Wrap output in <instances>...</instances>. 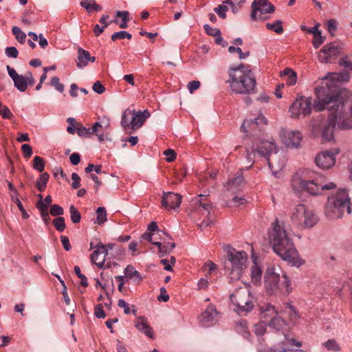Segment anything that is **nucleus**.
<instances>
[{"instance_id":"1","label":"nucleus","mask_w":352,"mask_h":352,"mask_svg":"<svg viewBox=\"0 0 352 352\" xmlns=\"http://www.w3.org/2000/svg\"><path fill=\"white\" fill-rule=\"evenodd\" d=\"M338 78L337 74L328 73L322 78L321 86L315 88L314 109L317 111H332L318 124L323 142L334 140L336 123L342 130L352 129V97L349 91L340 87Z\"/></svg>"},{"instance_id":"2","label":"nucleus","mask_w":352,"mask_h":352,"mask_svg":"<svg viewBox=\"0 0 352 352\" xmlns=\"http://www.w3.org/2000/svg\"><path fill=\"white\" fill-rule=\"evenodd\" d=\"M269 230V239L273 250L284 261L293 266L300 267L305 261L300 258L292 239L284 229L283 224L279 223L278 219L272 223Z\"/></svg>"},{"instance_id":"3","label":"nucleus","mask_w":352,"mask_h":352,"mask_svg":"<svg viewBox=\"0 0 352 352\" xmlns=\"http://www.w3.org/2000/svg\"><path fill=\"white\" fill-rule=\"evenodd\" d=\"M269 230V239L273 250L284 261L293 266L300 267L305 261L300 258L292 239L284 229L283 224L279 223L278 219L272 223Z\"/></svg>"},{"instance_id":"4","label":"nucleus","mask_w":352,"mask_h":352,"mask_svg":"<svg viewBox=\"0 0 352 352\" xmlns=\"http://www.w3.org/2000/svg\"><path fill=\"white\" fill-rule=\"evenodd\" d=\"M229 83L231 91L238 94H250L254 92L256 81L249 65L241 63L232 67L229 72Z\"/></svg>"},{"instance_id":"5","label":"nucleus","mask_w":352,"mask_h":352,"mask_svg":"<svg viewBox=\"0 0 352 352\" xmlns=\"http://www.w3.org/2000/svg\"><path fill=\"white\" fill-rule=\"evenodd\" d=\"M324 178L319 173L311 170H305L301 176L294 179L292 186L294 190L298 188L309 195H319L324 190H331L336 188L333 182L324 184ZM298 189H297L298 190Z\"/></svg>"},{"instance_id":"6","label":"nucleus","mask_w":352,"mask_h":352,"mask_svg":"<svg viewBox=\"0 0 352 352\" xmlns=\"http://www.w3.org/2000/svg\"><path fill=\"white\" fill-rule=\"evenodd\" d=\"M350 197L345 189H340L336 195L328 198L325 214L331 218H340L345 210L348 214L351 213L349 205Z\"/></svg>"},{"instance_id":"7","label":"nucleus","mask_w":352,"mask_h":352,"mask_svg":"<svg viewBox=\"0 0 352 352\" xmlns=\"http://www.w3.org/2000/svg\"><path fill=\"white\" fill-rule=\"evenodd\" d=\"M282 280L280 283V276L275 272L273 267L267 268L264 276V285L265 289L269 294L285 293L289 294L292 291L291 282L288 276L284 273L281 276Z\"/></svg>"},{"instance_id":"8","label":"nucleus","mask_w":352,"mask_h":352,"mask_svg":"<svg viewBox=\"0 0 352 352\" xmlns=\"http://www.w3.org/2000/svg\"><path fill=\"white\" fill-rule=\"evenodd\" d=\"M232 303L235 306L234 311L239 315L250 312L254 307L253 297L249 288L244 285L239 287L230 295Z\"/></svg>"},{"instance_id":"9","label":"nucleus","mask_w":352,"mask_h":352,"mask_svg":"<svg viewBox=\"0 0 352 352\" xmlns=\"http://www.w3.org/2000/svg\"><path fill=\"white\" fill-rule=\"evenodd\" d=\"M228 262L225 264V270L232 275V279H239L242 271L247 267L248 254L244 251H236L232 249L228 252Z\"/></svg>"},{"instance_id":"10","label":"nucleus","mask_w":352,"mask_h":352,"mask_svg":"<svg viewBox=\"0 0 352 352\" xmlns=\"http://www.w3.org/2000/svg\"><path fill=\"white\" fill-rule=\"evenodd\" d=\"M292 221L300 228H310L317 223L318 218L312 210L307 208L302 204H299L292 214Z\"/></svg>"},{"instance_id":"11","label":"nucleus","mask_w":352,"mask_h":352,"mask_svg":"<svg viewBox=\"0 0 352 352\" xmlns=\"http://www.w3.org/2000/svg\"><path fill=\"white\" fill-rule=\"evenodd\" d=\"M267 124V119L260 115L254 119L245 120L241 126V131L246 133L247 136L252 137L257 140L262 136Z\"/></svg>"},{"instance_id":"12","label":"nucleus","mask_w":352,"mask_h":352,"mask_svg":"<svg viewBox=\"0 0 352 352\" xmlns=\"http://www.w3.org/2000/svg\"><path fill=\"white\" fill-rule=\"evenodd\" d=\"M314 102L311 97L299 96L289 107L291 117L293 118H299L300 116L305 117L311 112Z\"/></svg>"},{"instance_id":"13","label":"nucleus","mask_w":352,"mask_h":352,"mask_svg":"<svg viewBox=\"0 0 352 352\" xmlns=\"http://www.w3.org/2000/svg\"><path fill=\"white\" fill-rule=\"evenodd\" d=\"M252 13L250 14L252 21L267 19L263 15L271 14L275 11V6L268 0H254L251 5Z\"/></svg>"},{"instance_id":"14","label":"nucleus","mask_w":352,"mask_h":352,"mask_svg":"<svg viewBox=\"0 0 352 352\" xmlns=\"http://www.w3.org/2000/svg\"><path fill=\"white\" fill-rule=\"evenodd\" d=\"M252 149L253 151H256L260 155L266 158L269 166L270 168L272 167L269 157L272 153L277 152V148L274 142L263 140L261 138L257 140H254Z\"/></svg>"},{"instance_id":"15","label":"nucleus","mask_w":352,"mask_h":352,"mask_svg":"<svg viewBox=\"0 0 352 352\" xmlns=\"http://www.w3.org/2000/svg\"><path fill=\"white\" fill-rule=\"evenodd\" d=\"M102 127V126L99 122H95L93 126L91 128H86L83 126L80 123H77L76 126V133L78 136L82 138H87L90 135L96 133L99 142H104L105 140H111L110 138H108L107 134L104 135V133H100V131L99 129Z\"/></svg>"},{"instance_id":"16","label":"nucleus","mask_w":352,"mask_h":352,"mask_svg":"<svg viewBox=\"0 0 352 352\" xmlns=\"http://www.w3.org/2000/svg\"><path fill=\"white\" fill-rule=\"evenodd\" d=\"M90 246L91 248L94 249V251L91 254L92 263L100 269L109 268L110 265L107 264V266H104V261L107 258V249L104 247V245L99 242L96 245H94L93 243H91Z\"/></svg>"},{"instance_id":"17","label":"nucleus","mask_w":352,"mask_h":352,"mask_svg":"<svg viewBox=\"0 0 352 352\" xmlns=\"http://www.w3.org/2000/svg\"><path fill=\"white\" fill-rule=\"evenodd\" d=\"M340 54V47L335 43L326 44L318 54V60L322 63H327L331 59H335Z\"/></svg>"},{"instance_id":"18","label":"nucleus","mask_w":352,"mask_h":352,"mask_svg":"<svg viewBox=\"0 0 352 352\" xmlns=\"http://www.w3.org/2000/svg\"><path fill=\"white\" fill-rule=\"evenodd\" d=\"M337 150L335 153L331 151H325L316 155L315 162L317 166L322 169H329L336 163L335 155L338 153Z\"/></svg>"},{"instance_id":"19","label":"nucleus","mask_w":352,"mask_h":352,"mask_svg":"<svg viewBox=\"0 0 352 352\" xmlns=\"http://www.w3.org/2000/svg\"><path fill=\"white\" fill-rule=\"evenodd\" d=\"M182 196L179 193L163 191L162 197V206L168 208L176 210L180 206Z\"/></svg>"},{"instance_id":"20","label":"nucleus","mask_w":352,"mask_h":352,"mask_svg":"<svg viewBox=\"0 0 352 352\" xmlns=\"http://www.w3.org/2000/svg\"><path fill=\"white\" fill-rule=\"evenodd\" d=\"M6 69L9 76L14 82V87L21 92L25 91L30 85L28 83L25 76L17 74L15 69L10 65H7Z\"/></svg>"},{"instance_id":"21","label":"nucleus","mask_w":352,"mask_h":352,"mask_svg":"<svg viewBox=\"0 0 352 352\" xmlns=\"http://www.w3.org/2000/svg\"><path fill=\"white\" fill-rule=\"evenodd\" d=\"M302 140L301 134L299 131H289L284 135V144L287 147L297 148L299 146Z\"/></svg>"},{"instance_id":"22","label":"nucleus","mask_w":352,"mask_h":352,"mask_svg":"<svg viewBox=\"0 0 352 352\" xmlns=\"http://www.w3.org/2000/svg\"><path fill=\"white\" fill-rule=\"evenodd\" d=\"M217 316V312L215 307L213 305H210L199 316L200 322L203 323V325L204 326H209L215 320Z\"/></svg>"},{"instance_id":"23","label":"nucleus","mask_w":352,"mask_h":352,"mask_svg":"<svg viewBox=\"0 0 352 352\" xmlns=\"http://www.w3.org/2000/svg\"><path fill=\"white\" fill-rule=\"evenodd\" d=\"M245 184V181L243 176L242 170H240L237 172L236 177L230 180L227 185L226 188L228 191H231L234 193L238 192L239 188L243 186Z\"/></svg>"},{"instance_id":"24","label":"nucleus","mask_w":352,"mask_h":352,"mask_svg":"<svg viewBox=\"0 0 352 352\" xmlns=\"http://www.w3.org/2000/svg\"><path fill=\"white\" fill-rule=\"evenodd\" d=\"M135 326L138 331L144 333L148 338H153V331L148 325L144 316L138 317L135 320Z\"/></svg>"},{"instance_id":"25","label":"nucleus","mask_w":352,"mask_h":352,"mask_svg":"<svg viewBox=\"0 0 352 352\" xmlns=\"http://www.w3.org/2000/svg\"><path fill=\"white\" fill-rule=\"evenodd\" d=\"M129 114L131 116V130H135L141 127L144 123V116H141L135 110L129 111Z\"/></svg>"},{"instance_id":"26","label":"nucleus","mask_w":352,"mask_h":352,"mask_svg":"<svg viewBox=\"0 0 352 352\" xmlns=\"http://www.w3.org/2000/svg\"><path fill=\"white\" fill-rule=\"evenodd\" d=\"M88 54L89 52L79 47L77 51L76 67L82 69L88 65Z\"/></svg>"},{"instance_id":"27","label":"nucleus","mask_w":352,"mask_h":352,"mask_svg":"<svg viewBox=\"0 0 352 352\" xmlns=\"http://www.w3.org/2000/svg\"><path fill=\"white\" fill-rule=\"evenodd\" d=\"M261 316L262 318L267 319L268 318H272L273 316H277V311L274 307L270 304H265L259 306Z\"/></svg>"},{"instance_id":"28","label":"nucleus","mask_w":352,"mask_h":352,"mask_svg":"<svg viewBox=\"0 0 352 352\" xmlns=\"http://www.w3.org/2000/svg\"><path fill=\"white\" fill-rule=\"evenodd\" d=\"M280 76H287V84L288 85H294L296 83L297 80V74L291 68H285L283 71L280 72Z\"/></svg>"},{"instance_id":"29","label":"nucleus","mask_w":352,"mask_h":352,"mask_svg":"<svg viewBox=\"0 0 352 352\" xmlns=\"http://www.w3.org/2000/svg\"><path fill=\"white\" fill-rule=\"evenodd\" d=\"M262 276V271L261 268L257 265L256 263H254V265L251 267V280L252 282L256 285L257 283L261 282Z\"/></svg>"},{"instance_id":"30","label":"nucleus","mask_w":352,"mask_h":352,"mask_svg":"<svg viewBox=\"0 0 352 352\" xmlns=\"http://www.w3.org/2000/svg\"><path fill=\"white\" fill-rule=\"evenodd\" d=\"M124 272L126 278H135L136 280L139 281L142 280V277L141 276L140 272L135 270L134 267L131 265H128L125 267Z\"/></svg>"},{"instance_id":"31","label":"nucleus","mask_w":352,"mask_h":352,"mask_svg":"<svg viewBox=\"0 0 352 352\" xmlns=\"http://www.w3.org/2000/svg\"><path fill=\"white\" fill-rule=\"evenodd\" d=\"M80 5L88 12H91L94 10L101 11L102 10V7L99 4H97L94 0H89L85 3H80Z\"/></svg>"},{"instance_id":"32","label":"nucleus","mask_w":352,"mask_h":352,"mask_svg":"<svg viewBox=\"0 0 352 352\" xmlns=\"http://www.w3.org/2000/svg\"><path fill=\"white\" fill-rule=\"evenodd\" d=\"M236 331L241 333L245 338L249 339L251 336L250 331L248 329L247 322L243 320H241L236 325Z\"/></svg>"},{"instance_id":"33","label":"nucleus","mask_w":352,"mask_h":352,"mask_svg":"<svg viewBox=\"0 0 352 352\" xmlns=\"http://www.w3.org/2000/svg\"><path fill=\"white\" fill-rule=\"evenodd\" d=\"M49 177L50 175L47 173H43L40 175L39 179L36 182V186L39 191L42 192L45 190Z\"/></svg>"},{"instance_id":"34","label":"nucleus","mask_w":352,"mask_h":352,"mask_svg":"<svg viewBox=\"0 0 352 352\" xmlns=\"http://www.w3.org/2000/svg\"><path fill=\"white\" fill-rule=\"evenodd\" d=\"M282 23L280 20H276L274 23H267L265 25L267 30L274 31L280 34L284 31Z\"/></svg>"},{"instance_id":"35","label":"nucleus","mask_w":352,"mask_h":352,"mask_svg":"<svg viewBox=\"0 0 352 352\" xmlns=\"http://www.w3.org/2000/svg\"><path fill=\"white\" fill-rule=\"evenodd\" d=\"M283 324L284 320H283V318L275 316H273L272 318H271L270 322L268 324V326L271 328H274L277 331H279L281 329Z\"/></svg>"},{"instance_id":"36","label":"nucleus","mask_w":352,"mask_h":352,"mask_svg":"<svg viewBox=\"0 0 352 352\" xmlns=\"http://www.w3.org/2000/svg\"><path fill=\"white\" fill-rule=\"evenodd\" d=\"M69 213L72 223H78L80 221L81 214L74 205L69 206Z\"/></svg>"},{"instance_id":"37","label":"nucleus","mask_w":352,"mask_h":352,"mask_svg":"<svg viewBox=\"0 0 352 352\" xmlns=\"http://www.w3.org/2000/svg\"><path fill=\"white\" fill-rule=\"evenodd\" d=\"M267 324L265 322H260L253 326L252 331L258 336H263L266 332Z\"/></svg>"},{"instance_id":"38","label":"nucleus","mask_w":352,"mask_h":352,"mask_svg":"<svg viewBox=\"0 0 352 352\" xmlns=\"http://www.w3.org/2000/svg\"><path fill=\"white\" fill-rule=\"evenodd\" d=\"M12 34L15 36L16 39L20 43H24L26 38V34L21 31L17 26H13L12 28Z\"/></svg>"},{"instance_id":"39","label":"nucleus","mask_w":352,"mask_h":352,"mask_svg":"<svg viewBox=\"0 0 352 352\" xmlns=\"http://www.w3.org/2000/svg\"><path fill=\"white\" fill-rule=\"evenodd\" d=\"M97 219L96 223L101 225L107 221V212L104 207H99L96 210Z\"/></svg>"},{"instance_id":"40","label":"nucleus","mask_w":352,"mask_h":352,"mask_svg":"<svg viewBox=\"0 0 352 352\" xmlns=\"http://www.w3.org/2000/svg\"><path fill=\"white\" fill-rule=\"evenodd\" d=\"M131 38H132L131 34H130L124 30L116 32L111 36V39L113 41H116L118 39H124V38L130 40Z\"/></svg>"},{"instance_id":"41","label":"nucleus","mask_w":352,"mask_h":352,"mask_svg":"<svg viewBox=\"0 0 352 352\" xmlns=\"http://www.w3.org/2000/svg\"><path fill=\"white\" fill-rule=\"evenodd\" d=\"M322 345L327 348L329 351L335 352L340 351L341 350L340 346L337 342L333 339H329L322 344Z\"/></svg>"},{"instance_id":"42","label":"nucleus","mask_w":352,"mask_h":352,"mask_svg":"<svg viewBox=\"0 0 352 352\" xmlns=\"http://www.w3.org/2000/svg\"><path fill=\"white\" fill-rule=\"evenodd\" d=\"M33 168L38 172L42 173L45 168L44 160L39 156H35L33 161Z\"/></svg>"},{"instance_id":"43","label":"nucleus","mask_w":352,"mask_h":352,"mask_svg":"<svg viewBox=\"0 0 352 352\" xmlns=\"http://www.w3.org/2000/svg\"><path fill=\"white\" fill-rule=\"evenodd\" d=\"M53 224L56 229V230L59 232H63L66 228L65 219L63 217H58L53 221Z\"/></svg>"},{"instance_id":"44","label":"nucleus","mask_w":352,"mask_h":352,"mask_svg":"<svg viewBox=\"0 0 352 352\" xmlns=\"http://www.w3.org/2000/svg\"><path fill=\"white\" fill-rule=\"evenodd\" d=\"M51 86L54 87L56 90L60 93L64 91L65 86L63 84L60 82V79L58 76H54L50 80Z\"/></svg>"},{"instance_id":"45","label":"nucleus","mask_w":352,"mask_h":352,"mask_svg":"<svg viewBox=\"0 0 352 352\" xmlns=\"http://www.w3.org/2000/svg\"><path fill=\"white\" fill-rule=\"evenodd\" d=\"M195 208L197 210H199L201 208L207 212L206 216H210V210L212 208V204L210 200H206V203H199V204L196 205Z\"/></svg>"},{"instance_id":"46","label":"nucleus","mask_w":352,"mask_h":352,"mask_svg":"<svg viewBox=\"0 0 352 352\" xmlns=\"http://www.w3.org/2000/svg\"><path fill=\"white\" fill-rule=\"evenodd\" d=\"M129 109L126 110L122 116L121 125L124 129L127 131L128 129H131V120L129 121L126 117L129 116Z\"/></svg>"},{"instance_id":"47","label":"nucleus","mask_w":352,"mask_h":352,"mask_svg":"<svg viewBox=\"0 0 352 352\" xmlns=\"http://www.w3.org/2000/svg\"><path fill=\"white\" fill-rule=\"evenodd\" d=\"M74 270L76 274L80 279V285L83 287H87L88 285L87 278L84 274L81 273L80 267L78 265H76Z\"/></svg>"},{"instance_id":"48","label":"nucleus","mask_w":352,"mask_h":352,"mask_svg":"<svg viewBox=\"0 0 352 352\" xmlns=\"http://www.w3.org/2000/svg\"><path fill=\"white\" fill-rule=\"evenodd\" d=\"M36 208L40 212L41 218L43 217H46L49 214L47 204H45L43 201H38L36 204Z\"/></svg>"},{"instance_id":"49","label":"nucleus","mask_w":352,"mask_h":352,"mask_svg":"<svg viewBox=\"0 0 352 352\" xmlns=\"http://www.w3.org/2000/svg\"><path fill=\"white\" fill-rule=\"evenodd\" d=\"M64 210L63 207L60 206L58 204H53L50 208V214L54 217H58L63 214Z\"/></svg>"},{"instance_id":"50","label":"nucleus","mask_w":352,"mask_h":352,"mask_svg":"<svg viewBox=\"0 0 352 352\" xmlns=\"http://www.w3.org/2000/svg\"><path fill=\"white\" fill-rule=\"evenodd\" d=\"M204 28L207 34L212 36H216L219 34H221V31L218 28H212L208 24H206L204 25Z\"/></svg>"},{"instance_id":"51","label":"nucleus","mask_w":352,"mask_h":352,"mask_svg":"<svg viewBox=\"0 0 352 352\" xmlns=\"http://www.w3.org/2000/svg\"><path fill=\"white\" fill-rule=\"evenodd\" d=\"M228 8L225 5H219L218 7L214 9V11L218 14L219 17L221 19H225L226 17V11H228Z\"/></svg>"},{"instance_id":"52","label":"nucleus","mask_w":352,"mask_h":352,"mask_svg":"<svg viewBox=\"0 0 352 352\" xmlns=\"http://www.w3.org/2000/svg\"><path fill=\"white\" fill-rule=\"evenodd\" d=\"M94 315L98 318H104L106 314L103 310V306L101 303L98 304L94 309Z\"/></svg>"},{"instance_id":"53","label":"nucleus","mask_w":352,"mask_h":352,"mask_svg":"<svg viewBox=\"0 0 352 352\" xmlns=\"http://www.w3.org/2000/svg\"><path fill=\"white\" fill-rule=\"evenodd\" d=\"M6 55L9 58H16L19 55V52L15 47H8L5 50Z\"/></svg>"},{"instance_id":"54","label":"nucleus","mask_w":352,"mask_h":352,"mask_svg":"<svg viewBox=\"0 0 352 352\" xmlns=\"http://www.w3.org/2000/svg\"><path fill=\"white\" fill-rule=\"evenodd\" d=\"M0 115L4 119H12L13 118V114L9 108L4 105L0 109Z\"/></svg>"},{"instance_id":"55","label":"nucleus","mask_w":352,"mask_h":352,"mask_svg":"<svg viewBox=\"0 0 352 352\" xmlns=\"http://www.w3.org/2000/svg\"><path fill=\"white\" fill-rule=\"evenodd\" d=\"M164 155L166 156V161L168 162H173L177 156L176 152L171 148L166 149L164 151Z\"/></svg>"},{"instance_id":"56","label":"nucleus","mask_w":352,"mask_h":352,"mask_svg":"<svg viewBox=\"0 0 352 352\" xmlns=\"http://www.w3.org/2000/svg\"><path fill=\"white\" fill-rule=\"evenodd\" d=\"M21 151L23 154V157L26 159L30 158L32 155V149L30 145L28 144H23L21 146Z\"/></svg>"},{"instance_id":"57","label":"nucleus","mask_w":352,"mask_h":352,"mask_svg":"<svg viewBox=\"0 0 352 352\" xmlns=\"http://www.w3.org/2000/svg\"><path fill=\"white\" fill-rule=\"evenodd\" d=\"M288 308H289V316L290 320L292 321L297 320L300 318V316H299V314L298 313V311L296 310L295 307L291 305H289Z\"/></svg>"},{"instance_id":"58","label":"nucleus","mask_w":352,"mask_h":352,"mask_svg":"<svg viewBox=\"0 0 352 352\" xmlns=\"http://www.w3.org/2000/svg\"><path fill=\"white\" fill-rule=\"evenodd\" d=\"M337 30V21L335 19H330L327 22V30L331 36H334Z\"/></svg>"},{"instance_id":"59","label":"nucleus","mask_w":352,"mask_h":352,"mask_svg":"<svg viewBox=\"0 0 352 352\" xmlns=\"http://www.w3.org/2000/svg\"><path fill=\"white\" fill-rule=\"evenodd\" d=\"M324 41L325 36H322V34L316 36L312 41L314 47L316 49L318 48L324 42Z\"/></svg>"},{"instance_id":"60","label":"nucleus","mask_w":352,"mask_h":352,"mask_svg":"<svg viewBox=\"0 0 352 352\" xmlns=\"http://www.w3.org/2000/svg\"><path fill=\"white\" fill-rule=\"evenodd\" d=\"M94 91L98 94H102L105 91V87L102 85L100 81H96L92 86Z\"/></svg>"},{"instance_id":"61","label":"nucleus","mask_w":352,"mask_h":352,"mask_svg":"<svg viewBox=\"0 0 352 352\" xmlns=\"http://www.w3.org/2000/svg\"><path fill=\"white\" fill-rule=\"evenodd\" d=\"M160 294L157 296V300L162 302H167L169 300V295L167 294L166 288L162 287L160 289Z\"/></svg>"},{"instance_id":"62","label":"nucleus","mask_w":352,"mask_h":352,"mask_svg":"<svg viewBox=\"0 0 352 352\" xmlns=\"http://www.w3.org/2000/svg\"><path fill=\"white\" fill-rule=\"evenodd\" d=\"M148 230H149L150 232L158 231V232H162L163 234L166 235L169 239H171V236L168 234H167L166 232H163V231L159 230L158 226L157 225V223L155 221H152L148 226Z\"/></svg>"},{"instance_id":"63","label":"nucleus","mask_w":352,"mask_h":352,"mask_svg":"<svg viewBox=\"0 0 352 352\" xmlns=\"http://www.w3.org/2000/svg\"><path fill=\"white\" fill-rule=\"evenodd\" d=\"M72 179L73 181L72 186L74 189L79 188L80 186V177H79V175L76 173H73L72 174Z\"/></svg>"},{"instance_id":"64","label":"nucleus","mask_w":352,"mask_h":352,"mask_svg":"<svg viewBox=\"0 0 352 352\" xmlns=\"http://www.w3.org/2000/svg\"><path fill=\"white\" fill-rule=\"evenodd\" d=\"M118 306L120 308H124V312L128 315L131 314V308L129 304L126 302L123 299H120L118 302Z\"/></svg>"}]
</instances>
